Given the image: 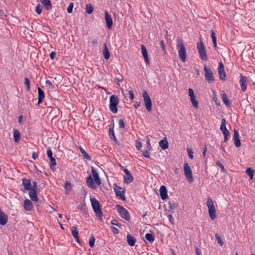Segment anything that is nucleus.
<instances>
[{"mask_svg": "<svg viewBox=\"0 0 255 255\" xmlns=\"http://www.w3.org/2000/svg\"><path fill=\"white\" fill-rule=\"evenodd\" d=\"M119 104V100L117 96L112 95L110 98V110L112 112L116 114L118 112L117 105Z\"/></svg>", "mask_w": 255, "mask_h": 255, "instance_id": "obj_5", "label": "nucleus"}, {"mask_svg": "<svg viewBox=\"0 0 255 255\" xmlns=\"http://www.w3.org/2000/svg\"><path fill=\"white\" fill-rule=\"evenodd\" d=\"M22 185L25 190L29 191L31 189V183L30 181L28 179H22Z\"/></svg>", "mask_w": 255, "mask_h": 255, "instance_id": "obj_24", "label": "nucleus"}, {"mask_svg": "<svg viewBox=\"0 0 255 255\" xmlns=\"http://www.w3.org/2000/svg\"><path fill=\"white\" fill-rule=\"evenodd\" d=\"M127 242H128V245H129L131 247H133L135 245V243L136 242L135 238L129 234H128L127 235Z\"/></svg>", "mask_w": 255, "mask_h": 255, "instance_id": "obj_25", "label": "nucleus"}, {"mask_svg": "<svg viewBox=\"0 0 255 255\" xmlns=\"http://www.w3.org/2000/svg\"><path fill=\"white\" fill-rule=\"evenodd\" d=\"M221 98H222L224 103L227 107H229L230 105V103L229 100L228 99L227 96L226 94V93L225 92H223L221 95Z\"/></svg>", "mask_w": 255, "mask_h": 255, "instance_id": "obj_31", "label": "nucleus"}, {"mask_svg": "<svg viewBox=\"0 0 255 255\" xmlns=\"http://www.w3.org/2000/svg\"><path fill=\"white\" fill-rule=\"evenodd\" d=\"M74 6L73 3H70L67 8V12L69 13H71L73 11V8Z\"/></svg>", "mask_w": 255, "mask_h": 255, "instance_id": "obj_48", "label": "nucleus"}, {"mask_svg": "<svg viewBox=\"0 0 255 255\" xmlns=\"http://www.w3.org/2000/svg\"><path fill=\"white\" fill-rule=\"evenodd\" d=\"M176 46L180 59L183 62H185L187 58L186 50L183 41L178 39Z\"/></svg>", "mask_w": 255, "mask_h": 255, "instance_id": "obj_2", "label": "nucleus"}, {"mask_svg": "<svg viewBox=\"0 0 255 255\" xmlns=\"http://www.w3.org/2000/svg\"><path fill=\"white\" fill-rule=\"evenodd\" d=\"M111 230L112 232L115 234H118L119 233V230L117 228L114 227H111Z\"/></svg>", "mask_w": 255, "mask_h": 255, "instance_id": "obj_55", "label": "nucleus"}, {"mask_svg": "<svg viewBox=\"0 0 255 255\" xmlns=\"http://www.w3.org/2000/svg\"><path fill=\"white\" fill-rule=\"evenodd\" d=\"M122 168L123 169V171L125 173V175L124 176V179L125 183L127 184H129L133 181V177L131 175L130 172L126 168H124L123 166H122Z\"/></svg>", "mask_w": 255, "mask_h": 255, "instance_id": "obj_13", "label": "nucleus"}, {"mask_svg": "<svg viewBox=\"0 0 255 255\" xmlns=\"http://www.w3.org/2000/svg\"><path fill=\"white\" fill-rule=\"evenodd\" d=\"M13 138L14 142L16 143H18L20 140V134L16 129H13Z\"/></svg>", "mask_w": 255, "mask_h": 255, "instance_id": "obj_29", "label": "nucleus"}, {"mask_svg": "<svg viewBox=\"0 0 255 255\" xmlns=\"http://www.w3.org/2000/svg\"><path fill=\"white\" fill-rule=\"evenodd\" d=\"M218 73L221 80L225 79L226 74L224 69V65L222 62H220L218 67Z\"/></svg>", "mask_w": 255, "mask_h": 255, "instance_id": "obj_18", "label": "nucleus"}, {"mask_svg": "<svg viewBox=\"0 0 255 255\" xmlns=\"http://www.w3.org/2000/svg\"><path fill=\"white\" fill-rule=\"evenodd\" d=\"M142 154H143V155L145 157H146V158H149L150 157L149 153V152L147 150H143L142 151Z\"/></svg>", "mask_w": 255, "mask_h": 255, "instance_id": "obj_56", "label": "nucleus"}, {"mask_svg": "<svg viewBox=\"0 0 255 255\" xmlns=\"http://www.w3.org/2000/svg\"><path fill=\"white\" fill-rule=\"evenodd\" d=\"M183 170L187 180L189 183H192L193 181L192 172L188 163H185L184 164Z\"/></svg>", "mask_w": 255, "mask_h": 255, "instance_id": "obj_7", "label": "nucleus"}, {"mask_svg": "<svg viewBox=\"0 0 255 255\" xmlns=\"http://www.w3.org/2000/svg\"><path fill=\"white\" fill-rule=\"evenodd\" d=\"M92 176H89L86 179V183L89 187L95 189L97 186L101 184V178L97 170L93 167L91 168Z\"/></svg>", "mask_w": 255, "mask_h": 255, "instance_id": "obj_1", "label": "nucleus"}, {"mask_svg": "<svg viewBox=\"0 0 255 255\" xmlns=\"http://www.w3.org/2000/svg\"><path fill=\"white\" fill-rule=\"evenodd\" d=\"M211 38L212 39V41L214 44V47L216 48H217V41L216 37V34L215 31L213 30H211Z\"/></svg>", "mask_w": 255, "mask_h": 255, "instance_id": "obj_33", "label": "nucleus"}, {"mask_svg": "<svg viewBox=\"0 0 255 255\" xmlns=\"http://www.w3.org/2000/svg\"><path fill=\"white\" fill-rule=\"evenodd\" d=\"M103 54L104 55V56L106 59H109L110 57V52L109 51V50L107 47V45L106 44L104 45V49L103 50Z\"/></svg>", "mask_w": 255, "mask_h": 255, "instance_id": "obj_32", "label": "nucleus"}, {"mask_svg": "<svg viewBox=\"0 0 255 255\" xmlns=\"http://www.w3.org/2000/svg\"><path fill=\"white\" fill-rule=\"evenodd\" d=\"M140 106V102H137V101H135L134 102V104L133 105L134 107L135 108V109H137L138 108H139Z\"/></svg>", "mask_w": 255, "mask_h": 255, "instance_id": "obj_59", "label": "nucleus"}, {"mask_svg": "<svg viewBox=\"0 0 255 255\" xmlns=\"http://www.w3.org/2000/svg\"><path fill=\"white\" fill-rule=\"evenodd\" d=\"M142 97L147 111L148 112H151L152 110V102L150 98L146 91H143Z\"/></svg>", "mask_w": 255, "mask_h": 255, "instance_id": "obj_8", "label": "nucleus"}, {"mask_svg": "<svg viewBox=\"0 0 255 255\" xmlns=\"http://www.w3.org/2000/svg\"><path fill=\"white\" fill-rule=\"evenodd\" d=\"M128 94H129V97L130 100H133V99H134V93H133V91L129 90L128 91Z\"/></svg>", "mask_w": 255, "mask_h": 255, "instance_id": "obj_54", "label": "nucleus"}, {"mask_svg": "<svg viewBox=\"0 0 255 255\" xmlns=\"http://www.w3.org/2000/svg\"><path fill=\"white\" fill-rule=\"evenodd\" d=\"M246 173L250 176L251 179L253 178L254 170L251 168H248L246 171Z\"/></svg>", "mask_w": 255, "mask_h": 255, "instance_id": "obj_37", "label": "nucleus"}, {"mask_svg": "<svg viewBox=\"0 0 255 255\" xmlns=\"http://www.w3.org/2000/svg\"><path fill=\"white\" fill-rule=\"evenodd\" d=\"M42 8L40 4H38L35 7V11L38 14H40L42 12Z\"/></svg>", "mask_w": 255, "mask_h": 255, "instance_id": "obj_46", "label": "nucleus"}, {"mask_svg": "<svg viewBox=\"0 0 255 255\" xmlns=\"http://www.w3.org/2000/svg\"><path fill=\"white\" fill-rule=\"evenodd\" d=\"M92 43L93 45H97L98 44V40L96 39H94L92 41Z\"/></svg>", "mask_w": 255, "mask_h": 255, "instance_id": "obj_64", "label": "nucleus"}, {"mask_svg": "<svg viewBox=\"0 0 255 255\" xmlns=\"http://www.w3.org/2000/svg\"><path fill=\"white\" fill-rule=\"evenodd\" d=\"M111 224L113 225H115V226H116L119 227H120L121 226V225L118 222V221H117L116 220H113L111 221Z\"/></svg>", "mask_w": 255, "mask_h": 255, "instance_id": "obj_51", "label": "nucleus"}, {"mask_svg": "<svg viewBox=\"0 0 255 255\" xmlns=\"http://www.w3.org/2000/svg\"><path fill=\"white\" fill-rule=\"evenodd\" d=\"M117 210L122 218L125 219L126 221H129L130 220V215L126 209L121 206H118Z\"/></svg>", "mask_w": 255, "mask_h": 255, "instance_id": "obj_10", "label": "nucleus"}, {"mask_svg": "<svg viewBox=\"0 0 255 255\" xmlns=\"http://www.w3.org/2000/svg\"><path fill=\"white\" fill-rule=\"evenodd\" d=\"M160 45L162 48V50L163 51V52L164 53H166V49H165V46L164 44V42L163 40H161L160 41Z\"/></svg>", "mask_w": 255, "mask_h": 255, "instance_id": "obj_50", "label": "nucleus"}, {"mask_svg": "<svg viewBox=\"0 0 255 255\" xmlns=\"http://www.w3.org/2000/svg\"><path fill=\"white\" fill-rule=\"evenodd\" d=\"M141 52H142V56L144 58V59L146 63L149 64V59L148 57V54H147V51L146 49V47L143 45H141Z\"/></svg>", "mask_w": 255, "mask_h": 255, "instance_id": "obj_21", "label": "nucleus"}, {"mask_svg": "<svg viewBox=\"0 0 255 255\" xmlns=\"http://www.w3.org/2000/svg\"><path fill=\"white\" fill-rule=\"evenodd\" d=\"M23 207L26 211H31L32 210L33 206L31 202L29 200L26 199L24 201Z\"/></svg>", "mask_w": 255, "mask_h": 255, "instance_id": "obj_23", "label": "nucleus"}, {"mask_svg": "<svg viewBox=\"0 0 255 255\" xmlns=\"http://www.w3.org/2000/svg\"><path fill=\"white\" fill-rule=\"evenodd\" d=\"M115 82L117 84H118V85H119V83L120 82H122L123 81V79H119V78H116L115 79Z\"/></svg>", "mask_w": 255, "mask_h": 255, "instance_id": "obj_62", "label": "nucleus"}, {"mask_svg": "<svg viewBox=\"0 0 255 255\" xmlns=\"http://www.w3.org/2000/svg\"><path fill=\"white\" fill-rule=\"evenodd\" d=\"M81 153L82 154L83 156L87 160L89 161L91 160V157L89 155V154L86 152L85 150H82Z\"/></svg>", "mask_w": 255, "mask_h": 255, "instance_id": "obj_43", "label": "nucleus"}, {"mask_svg": "<svg viewBox=\"0 0 255 255\" xmlns=\"http://www.w3.org/2000/svg\"><path fill=\"white\" fill-rule=\"evenodd\" d=\"M145 238L146 240L149 241L150 243H153L154 241V236L151 234H146L145 236Z\"/></svg>", "mask_w": 255, "mask_h": 255, "instance_id": "obj_34", "label": "nucleus"}, {"mask_svg": "<svg viewBox=\"0 0 255 255\" xmlns=\"http://www.w3.org/2000/svg\"><path fill=\"white\" fill-rule=\"evenodd\" d=\"M86 11L88 14H91L93 12V7L91 4L86 5Z\"/></svg>", "mask_w": 255, "mask_h": 255, "instance_id": "obj_35", "label": "nucleus"}, {"mask_svg": "<svg viewBox=\"0 0 255 255\" xmlns=\"http://www.w3.org/2000/svg\"><path fill=\"white\" fill-rule=\"evenodd\" d=\"M206 205L209 217L212 220H214L216 218V210L213 201L210 198H208Z\"/></svg>", "mask_w": 255, "mask_h": 255, "instance_id": "obj_4", "label": "nucleus"}, {"mask_svg": "<svg viewBox=\"0 0 255 255\" xmlns=\"http://www.w3.org/2000/svg\"><path fill=\"white\" fill-rule=\"evenodd\" d=\"M142 147V143L139 140L136 141V148L138 150H139Z\"/></svg>", "mask_w": 255, "mask_h": 255, "instance_id": "obj_47", "label": "nucleus"}, {"mask_svg": "<svg viewBox=\"0 0 255 255\" xmlns=\"http://www.w3.org/2000/svg\"><path fill=\"white\" fill-rule=\"evenodd\" d=\"M24 84L26 86L27 90L29 91L30 89V81L27 77L24 78Z\"/></svg>", "mask_w": 255, "mask_h": 255, "instance_id": "obj_40", "label": "nucleus"}, {"mask_svg": "<svg viewBox=\"0 0 255 255\" xmlns=\"http://www.w3.org/2000/svg\"><path fill=\"white\" fill-rule=\"evenodd\" d=\"M159 193L162 200H165L167 198V191L165 186L162 185L160 186L159 189Z\"/></svg>", "mask_w": 255, "mask_h": 255, "instance_id": "obj_17", "label": "nucleus"}, {"mask_svg": "<svg viewBox=\"0 0 255 255\" xmlns=\"http://www.w3.org/2000/svg\"><path fill=\"white\" fill-rule=\"evenodd\" d=\"M213 100L217 106L220 105V103L217 99V97L216 96V93L215 91L213 92Z\"/></svg>", "mask_w": 255, "mask_h": 255, "instance_id": "obj_39", "label": "nucleus"}, {"mask_svg": "<svg viewBox=\"0 0 255 255\" xmlns=\"http://www.w3.org/2000/svg\"><path fill=\"white\" fill-rule=\"evenodd\" d=\"M233 140L234 141V144L237 147H239L241 146V141L239 138V134L238 131L236 129H234Z\"/></svg>", "mask_w": 255, "mask_h": 255, "instance_id": "obj_16", "label": "nucleus"}, {"mask_svg": "<svg viewBox=\"0 0 255 255\" xmlns=\"http://www.w3.org/2000/svg\"><path fill=\"white\" fill-rule=\"evenodd\" d=\"M146 146L148 150H150L151 149V146L150 143V139L148 136L146 137Z\"/></svg>", "mask_w": 255, "mask_h": 255, "instance_id": "obj_41", "label": "nucleus"}, {"mask_svg": "<svg viewBox=\"0 0 255 255\" xmlns=\"http://www.w3.org/2000/svg\"><path fill=\"white\" fill-rule=\"evenodd\" d=\"M119 126L120 128H125V123L123 120H120L119 121Z\"/></svg>", "mask_w": 255, "mask_h": 255, "instance_id": "obj_52", "label": "nucleus"}, {"mask_svg": "<svg viewBox=\"0 0 255 255\" xmlns=\"http://www.w3.org/2000/svg\"><path fill=\"white\" fill-rule=\"evenodd\" d=\"M247 78L241 75L239 83L243 92H245L247 89Z\"/></svg>", "mask_w": 255, "mask_h": 255, "instance_id": "obj_19", "label": "nucleus"}, {"mask_svg": "<svg viewBox=\"0 0 255 255\" xmlns=\"http://www.w3.org/2000/svg\"><path fill=\"white\" fill-rule=\"evenodd\" d=\"M188 95L190 97V101L192 103L193 107L195 109L198 108V102L196 100V96L195 95L194 91L191 88H189L188 90Z\"/></svg>", "mask_w": 255, "mask_h": 255, "instance_id": "obj_9", "label": "nucleus"}, {"mask_svg": "<svg viewBox=\"0 0 255 255\" xmlns=\"http://www.w3.org/2000/svg\"><path fill=\"white\" fill-rule=\"evenodd\" d=\"M29 191V196L30 199L33 201H37L38 200V198L36 194V190H34V189H30Z\"/></svg>", "mask_w": 255, "mask_h": 255, "instance_id": "obj_30", "label": "nucleus"}, {"mask_svg": "<svg viewBox=\"0 0 255 255\" xmlns=\"http://www.w3.org/2000/svg\"><path fill=\"white\" fill-rule=\"evenodd\" d=\"M90 202L96 216L102 220L103 212L101 210L99 202L95 198L90 197Z\"/></svg>", "mask_w": 255, "mask_h": 255, "instance_id": "obj_3", "label": "nucleus"}, {"mask_svg": "<svg viewBox=\"0 0 255 255\" xmlns=\"http://www.w3.org/2000/svg\"><path fill=\"white\" fill-rule=\"evenodd\" d=\"M71 233L73 237L76 240L77 243H80L79 238V231L77 229V227L73 226L71 228Z\"/></svg>", "mask_w": 255, "mask_h": 255, "instance_id": "obj_22", "label": "nucleus"}, {"mask_svg": "<svg viewBox=\"0 0 255 255\" xmlns=\"http://www.w3.org/2000/svg\"><path fill=\"white\" fill-rule=\"evenodd\" d=\"M47 155L50 161V167L52 169L56 165V162L55 158L52 156V150L49 148L47 150Z\"/></svg>", "mask_w": 255, "mask_h": 255, "instance_id": "obj_15", "label": "nucleus"}, {"mask_svg": "<svg viewBox=\"0 0 255 255\" xmlns=\"http://www.w3.org/2000/svg\"><path fill=\"white\" fill-rule=\"evenodd\" d=\"M41 3L45 7L46 10H50L52 8V4L50 0H40Z\"/></svg>", "mask_w": 255, "mask_h": 255, "instance_id": "obj_26", "label": "nucleus"}, {"mask_svg": "<svg viewBox=\"0 0 255 255\" xmlns=\"http://www.w3.org/2000/svg\"><path fill=\"white\" fill-rule=\"evenodd\" d=\"M37 90H38V100L37 104L38 105H39L41 103L42 100L44 98V94L43 91L42 90V89L38 87L37 88Z\"/></svg>", "mask_w": 255, "mask_h": 255, "instance_id": "obj_27", "label": "nucleus"}, {"mask_svg": "<svg viewBox=\"0 0 255 255\" xmlns=\"http://www.w3.org/2000/svg\"><path fill=\"white\" fill-rule=\"evenodd\" d=\"M105 18L108 28L111 29L113 24V19L107 11L105 12Z\"/></svg>", "mask_w": 255, "mask_h": 255, "instance_id": "obj_14", "label": "nucleus"}, {"mask_svg": "<svg viewBox=\"0 0 255 255\" xmlns=\"http://www.w3.org/2000/svg\"><path fill=\"white\" fill-rule=\"evenodd\" d=\"M46 85L48 87L49 89L51 90H53L55 88L54 86L49 80H47L46 81Z\"/></svg>", "mask_w": 255, "mask_h": 255, "instance_id": "obj_44", "label": "nucleus"}, {"mask_svg": "<svg viewBox=\"0 0 255 255\" xmlns=\"http://www.w3.org/2000/svg\"><path fill=\"white\" fill-rule=\"evenodd\" d=\"M226 121L225 119H222L221 120V125L220 126V129L222 131L228 129L226 126Z\"/></svg>", "mask_w": 255, "mask_h": 255, "instance_id": "obj_36", "label": "nucleus"}, {"mask_svg": "<svg viewBox=\"0 0 255 255\" xmlns=\"http://www.w3.org/2000/svg\"><path fill=\"white\" fill-rule=\"evenodd\" d=\"M222 132L224 136L229 135L230 133V132L228 129L222 131Z\"/></svg>", "mask_w": 255, "mask_h": 255, "instance_id": "obj_60", "label": "nucleus"}, {"mask_svg": "<svg viewBox=\"0 0 255 255\" xmlns=\"http://www.w3.org/2000/svg\"><path fill=\"white\" fill-rule=\"evenodd\" d=\"M159 146L163 150L168 148V142L166 139H162L159 142Z\"/></svg>", "mask_w": 255, "mask_h": 255, "instance_id": "obj_28", "label": "nucleus"}, {"mask_svg": "<svg viewBox=\"0 0 255 255\" xmlns=\"http://www.w3.org/2000/svg\"><path fill=\"white\" fill-rule=\"evenodd\" d=\"M32 158L34 159H36L38 157V154L35 152H33L32 155Z\"/></svg>", "mask_w": 255, "mask_h": 255, "instance_id": "obj_63", "label": "nucleus"}, {"mask_svg": "<svg viewBox=\"0 0 255 255\" xmlns=\"http://www.w3.org/2000/svg\"><path fill=\"white\" fill-rule=\"evenodd\" d=\"M37 188V183L36 182H33L32 184H31V189H34V190H36Z\"/></svg>", "mask_w": 255, "mask_h": 255, "instance_id": "obj_58", "label": "nucleus"}, {"mask_svg": "<svg viewBox=\"0 0 255 255\" xmlns=\"http://www.w3.org/2000/svg\"><path fill=\"white\" fill-rule=\"evenodd\" d=\"M56 56V53L55 52H52L50 54V57L51 59H54Z\"/></svg>", "mask_w": 255, "mask_h": 255, "instance_id": "obj_61", "label": "nucleus"}, {"mask_svg": "<svg viewBox=\"0 0 255 255\" xmlns=\"http://www.w3.org/2000/svg\"><path fill=\"white\" fill-rule=\"evenodd\" d=\"M215 238L216 240L217 241L218 243L220 245V246H223L224 243L222 241L220 236L219 234H215Z\"/></svg>", "mask_w": 255, "mask_h": 255, "instance_id": "obj_38", "label": "nucleus"}, {"mask_svg": "<svg viewBox=\"0 0 255 255\" xmlns=\"http://www.w3.org/2000/svg\"><path fill=\"white\" fill-rule=\"evenodd\" d=\"M110 135L111 136V138L112 139H113L115 141H117V139L115 136V134H114V130H112V131H111V129L110 130Z\"/></svg>", "mask_w": 255, "mask_h": 255, "instance_id": "obj_53", "label": "nucleus"}, {"mask_svg": "<svg viewBox=\"0 0 255 255\" xmlns=\"http://www.w3.org/2000/svg\"><path fill=\"white\" fill-rule=\"evenodd\" d=\"M7 220L8 218L7 216L0 209V224L2 226L6 225Z\"/></svg>", "mask_w": 255, "mask_h": 255, "instance_id": "obj_20", "label": "nucleus"}, {"mask_svg": "<svg viewBox=\"0 0 255 255\" xmlns=\"http://www.w3.org/2000/svg\"><path fill=\"white\" fill-rule=\"evenodd\" d=\"M114 191L117 196L123 201L126 200L125 197V192L123 188L118 186V185H115L114 188Z\"/></svg>", "mask_w": 255, "mask_h": 255, "instance_id": "obj_12", "label": "nucleus"}, {"mask_svg": "<svg viewBox=\"0 0 255 255\" xmlns=\"http://www.w3.org/2000/svg\"><path fill=\"white\" fill-rule=\"evenodd\" d=\"M169 222L172 224H174V219L171 215H168L167 216Z\"/></svg>", "mask_w": 255, "mask_h": 255, "instance_id": "obj_57", "label": "nucleus"}, {"mask_svg": "<svg viewBox=\"0 0 255 255\" xmlns=\"http://www.w3.org/2000/svg\"><path fill=\"white\" fill-rule=\"evenodd\" d=\"M95 239L94 237L92 236L89 240V245L91 248H93L95 245Z\"/></svg>", "mask_w": 255, "mask_h": 255, "instance_id": "obj_45", "label": "nucleus"}, {"mask_svg": "<svg viewBox=\"0 0 255 255\" xmlns=\"http://www.w3.org/2000/svg\"><path fill=\"white\" fill-rule=\"evenodd\" d=\"M216 164L220 167V168L223 172H224L225 171L224 166L220 161H217Z\"/></svg>", "mask_w": 255, "mask_h": 255, "instance_id": "obj_49", "label": "nucleus"}, {"mask_svg": "<svg viewBox=\"0 0 255 255\" xmlns=\"http://www.w3.org/2000/svg\"><path fill=\"white\" fill-rule=\"evenodd\" d=\"M204 71L206 80L208 82H213L214 81V78L212 70L206 66H204Z\"/></svg>", "mask_w": 255, "mask_h": 255, "instance_id": "obj_11", "label": "nucleus"}, {"mask_svg": "<svg viewBox=\"0 0 255 255\" xmlns=\"http://www.w3.org/2000/svg\"><path fill=\"white\" fill-rule=\"evenodd\" d=\"M197 48L201 59L203 61H206L208 59V57L203 42L200 41L197 43Z\"/></svg>", "mask_w": 255, "mask_h": 255, "instance_id": "obj_6", "label": "nucleus"}, {"mask_svg": "<svg viewBox=\"0 0 255 255\" xmlns=\"http://www.w3.org/2000/svg\"><path fill=\"white\" fill-rule=\"evenodd\" d=\"M187 153H188V156L189 157L192 159L194 157V152L193 151H192V149L191 148H188L187 149Z\"/></svg>", "mask_w": 255, "mask_h": 255, "instance_id": "obj_42", "label": "nucleus"}]
</instances>
